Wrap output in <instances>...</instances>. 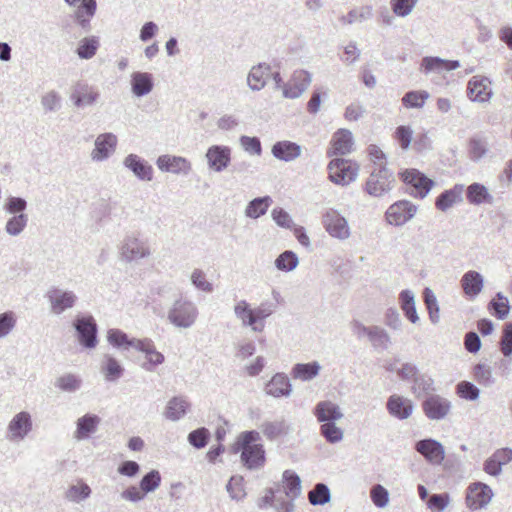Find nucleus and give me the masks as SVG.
<instances>
[{
  "mask_svg": "<svg viewBox=\"0 0 512 512\" xmlns=\"http://www.w3.org/2000/svg\"><path fill=\"white\" fill-rule=\"evenodd\" d=\"M123 166L140 181L150 182L153 179V167L147 160L137 154L130 153L123 159Z\"/></svg>",
  "mask_w": 512,
  "mask_h": 512,
  "instance_id": "nucleus-17",
  "label": "nucleus"
},
{
  "mask_svg": "<svg viewBox=\"0 0 512 512\" xmlns=\"http://www.w3.org/2000/svg\"><path fill=\"white\" fill-rule=\"evenodd\" d=\"M61 96L58 92L51 90L41 98V105L46 112H54L61 108Z\"/></svg>",
  "mask_w": 512,
  "mask_h": 512,
  "instance_id": "nucleus-64",
  "label": "nucleus"
},
{
  "mask_svg": "<svg viewBox=\"0 0 512 512\" xmlns=\"http://www.w3.org/2000/svg\"><path fill=\"white\" fill-rule=\"evenodd\" d=\"M415 450L433 465L441 464L445 458L443 445L431 438L416 442Z\"/></svg>",
  "mask_w": 512,
  "mask_h": 512,
  "instance_id": "nucleus-18",
  "label": "nucleus"
},
{
  "mask_svg": "<svg viewBox=\"0 0 512 512\" xmlns=\"http://www.w3.org/2000/svg\"><path fill=\"white\" fill-rule=\"evenodd\" d=\"M83 380L79 375L65 373L56 378L54 386L62 392L75 393L82 387Z\"/></svg>",
  "mask_w": 512,
  "mask_h": 512,
  "instance_id": "nucleus-37",
  "label": "nucleus"
},
{
  "mask_svg": "<svg viewBox=\"0 0 512 512\" xmlns=\"http://www.w3.org/2000/svg\"><path fill=\"white\" fill-rule=\"evenodd\" d=\"M160 483L161 475L159 471L152 470L143 476L140 481V488L144 494H146L155 491L159 487Z\"/></svg>",
  "mask_w": 512,
  "mask_h": 512,
  "instance_id": "nucleus-59",
  "label": "nucleus"
},
{
  "mask_svg": "<svg viewBox=\"0 0 512 512\" xmlns=\"http://www.w3.org/2000/svg\"><path fill=\"white\" fill-rule=\"evenodd\" d=\"M422 406L425 415L431 420L444 419L451 409L450 401L439 395H430Z\"/></svg>",
  "mask_w": 512,
  "mask_h": 512,
  "instance_id": "nucleus-20",
  "label": "nucleus"
},
{
  "mask_svg": "<svg viewBox=\"0 0 512 512\" xmlns=\"http://www.w3.org/2000/svg\"><path fill=\"white\" fill-rule=\"evenodd\" d=\"M271 153L280 161L292 162L301 156L302 147L295 142L282 140L273 144Z\"/></svg>",
  "mask_w": 512,
  "mask_h": 512,
  "instance_id": "nucleus-22",
  "label": "nucleus"
},
{
  "mask_svg": "<svg viewBox=\"0 0 512 512\" xmlns=\"http://www.w3.org/2000/svg\"><path fill=\"white\" fill-rule=\"evenodd\" d=\"M402 181L409 186L410 195L423 199L434 185L433 180L417 169H406L400 173Z\"/></svg>",
  "mask_w": 512,
  "mask_h": 512,
  "instance_id": "nucleus-10",
  "label": "nucleus"
},
{
  "mask_svg": "<svg viewBox=\"0 0 512 512\" xmlns=\"http://www.w3.org/2000/svg\"><path fill=\"white\" fill-rule=\"evenodd\" d=\"M274 308V305L269 302H262L257 307H252L245 299H240L235 302L233 312L242 327L261 333L265 329L266 319L274 313Z\"/></svg>",
  "mask_w": 512,
  "mask_h": 512,
  "instance_id": "nucleus-1",
  "label": "nucleus"
},
{
  "mask_svg": "<svg viewBox=\"0 0 512 512\" xmlns=\"http://www.w3.org/2000/svg\"><path fill=\"white\" fill-rule=\"evenodd\" d=\"M465 503L471 511L480 509V482H473L468 486Z\"/></svg>",
  "mask_w": 512,
  "mask_h": 512,
  "instance_id": "nucleus-57",
  "label": "nucleus"
},
{
  "mask_svg": "<svg viewBox=\"0 0 512 512\" xmlns=\"http://www.w3.org/2000/svg\"><path fill=\"white\" fill-rule=\"evenodd\" d=\"M98 98L99 93L84 83H78L71 95V99L77 107L93 105Z\"/></svg>",
  "mask_w": 512,
  "mask_h": 512,
  "instance_id": "nucleus-30",
  "label": "nucleus"
},
{
  "mask_svg": "<svg viewBox=\"0 0 512 512\" xmlns=\"http://www.w3.org/2000/svg\"><path fill=\"white\" fill-rule=\"evenodd\" d=\"M209 438L210 432L205 427L191 431L187 437L189 444L196 449L204 448L207 445Z\"/></svg>",
  "mask_w": 512,
  "mask_h": 512,
  "instance_id": "nucleus-58",
  "label": "nucleus"
},
{
  "mask_svg": "<svg viewBox=\"0 0 512 512\" xmlns=\"http://www.w3.org/2000/svg\"><path fill=\"white\" fill-rule=\"evenodd\" d=\"M91 495V488L88 484L79 481L75 485H71L65 492V498L74 503H80L88 499Z\"/></svg>",
  "mask_w": 512,
  "mask_h": 512,
  "instance_id": "nucleus-46",
  "label": "nucleus"
},
{
  "mask_svg": "<svg viewBox=\"0 0 512 512\" xmlns=\"http://www.w3.org/2000/svg\"><path fill=\"white\" fill-rule=\"evenodd\" d=\"M146 355V362L142 365V367L146 371H153L154 368L165 361L164 355L157 351L153 341L149 344V347L143 352Z\"/></svg>",
  "mask_w": 512,
  "mask_h": 512,
  "instance_id": "nucleus-53",
  "label": "nucleus"
},
{
  "mask_svg": "<svg viewBox=\"0 0 512 512\" xmlns=\"http://www.w3.org/2000/svg\"><path fill=\"white\" fill-rule=\"evenodd\" d=\"M33 430L32 416L28 411H20L16 413L8 422L5 438L11 443H19Z\"/></svg>",
  "mask_w": 512,
  "mask_h": 512,
  "instance_id": "nucleus-8",
  "label": "nucleus"
},
{
  "mask_svg": "<svg viewBox=\"0 0 512 512\" xmlns=\"http://www.w3.org/2000/svg\"><path fill=\"white\" fill-rule=\"evenodd\" d=\"M456 393L465 400H476L479 397L480 390L469 381H461L456 386Z\"/></svg>",
  "mask_w": 512,
  "mask_h": 512,
  "instance_id": "nucleus-63",
  "label": "nucleus"
},
{
  "mask_svg": "<svg viewBox=\"0 0 512 512\" xmlns=\"http://www.w3.org/2000/svg\"><path fill=\"white\" fill-rule=\"evenodd\" d=\"M387 410L392 416L403 420L407 419L412 414L413 404L411 400L407 398L392 395L388 398Z\"/></svg>",
  "mask_w": 512,
  "mask_h": 512,
  "instance_id": "nucleus-27",
  "label": "nucleus"
},
{
  "mask_svg": "<svg viewBox=\"0 0 512 512\" xmlns=\"http://www.w3.org/2000/svg\"><path fill=\"white\" fill-rule=\"evenodd\" d=\"M96 10V0H81L80 5L74 12L76 23L85 31H89L91 28L90 21L95 16Z\"/></svg>",
  "mask_w": 512,
  "mask_h": 512,
  "instance_id": "nucleus-28",
  "label": "nucleus"
},
{
  "mask_svg": "<svg viewBox=\"0 0 512 512\" xmlns=\"http://www.w3.org/2000/svg\"><path fill=\"white\" fill-rule=\"evenodd\" d=\"M429 96L424 90L409 91L403 96L402 103L406 108H422Z\"/></svg>",
  "mask_w": 512,
  "mask_h": 512,
  "instance_id": "nucleus-51",
  "label": "nucleus"
},
{
  "mask_svg": "<svg viewBox=\"0 0 512 512\" xmlns=\"http://www.w3.org/2000/svg\"><path fill=\"white\" fill-rule=\"evenodd\" d=\"M489 313L496 318L503 320L510 312L509 300L501 292H498L487 306Z\"/></svg>",
  "mask_w": 512,
  "mask_h": 512,
  "instance_id": "nucleus-40",
  "label": "nucleus"
},
{
  "mask_svg": "<svg viewBox=\"0 0 512 512\" xmlns=\"http://www.w3.org/2000/svg\"><path fill=\"white\" fill-rule=\"evenodd\" d=\"M154 87L153 76L148 72H134L131 75V90L137 97L149 94Z\"/></svg>",
  "mask_w": 512,
  "mask_h": 512,
  "instance_id": "nucleus-29",
  "label": "nucleus"
},
{
  "mask_svg": "<svg viewBox=\"0 0 512 512\" xmlns=\"http://www.w3.org/2000/svg\"><path fill=\"white\" fill-rule=\"evenodd\" d=\"M461 287L468 299H475L480 293V273L477 271L466 272L462 276Z\"/></svg>",
  "mask_w": 512,
  "mask_h": 512,
  "instance_id": "nucleus-38",
  "label": "nucleus"
},
{
  "mask_svg": "<svg viewBox=\"0 0 512 512\" xmlns=\"http://www.w3.org/2000/svg\"><path fill=\"white\" fill-rule=\"evenodd\" d=\"M424 303L429 313L432 323L439 322V306L435 294L430 288H425L423 292Z\"/></svg>",
  "mask_w": 512,
  "mask_h": 512,
  "instance_id": "nucleus-54",
  "label": "nucleus"
},
{
  "mask_svg": "<svg viewBox=\"0 0 512 512\" xmlns=\"http://www.w3.org/2000/svg\"><path fill=\"white\" fill-rule=\"evenodd\" d=\"M199 317L197 305L190 299L180 295L167 310V321L177 329L192 328Z\"/></svg>",
  "mask_w": 512,
  "mask_h": 512,
  "instance_id": "nucleus-3",
  "label": "nucleus"
},
{
  "mask_svg": "<svg viewBox=\"0 0 512 512\" xmlns=\"http://www.w3.org/2000/svg\"><path fill=\"white\" fill-rule=\"evenodd\" d=\"M190 282L199 291L212 293L214 290L213 284L207 280L206 273L202 269H193L190 274Z\"/></svg>",
  "mask_w": 512,
  "mask_h": 512,
  "instance_id": "nucleus-52",
  "label": "nucleus"
},
{
  "mask_svg": "<svg viewBox=\"0 0 512 512\" xmlns=\"http://www.w3.org/2000/svg\"><path fill=\"white\" fill-rule=\"evenodd\" d=\"M118 138L112 132L99 134L94 142V148L90 153L93 162H104L108 160L116 151Z\"/></svg>",
  "mask_w": 512,
  "mask_h": 512,
  "instance_id": "nucleus-13",
  "label": "nucleus"
},
{
  "mask_svg": "<svg viewBox=\"0 0 512 512\" xmlns=\"http://www.w3.org/2000/svg\"><path fill=\"white\" fill-rule=\"evenodd\" d=\"M261 430L268 440H275L276 438L285 435L289 432V425L284 419L275 421H266L261 425Z\"/></svg>",
  "mask_w": 512,
  "mask_h": 512,
  "instance_id": "nucleus-41",
  "label": "nucleus"
},
{
  "mask_svg": "<svg viewBox=\"0 0 512 512\" xmlns=\"http://www.w3.org/2000/svg\"><path fill=\"white\" fill-rule=\"evenodd\" d=\"M329 180L336 185L346 186L355 181L359 167L347 159L335 158L328 164Z\"/></svg>",
  "mask_w": 512,
  "mask_h": 512,
  "instance_id": "nucleus-7",
  "label": "nucleus"
},
{
  "mask_svg": "<svg viewBox=\"0 0 512 512\" xmlns=\"http://www.w3.org/2000/svg\"><path fill=\"white\" fill-rule=\"evenodd\" d=\"M460 67L458 60H445L440 57L426 56L421 61V69L425 74L431 72L443 73Z\"/></svg>",
  "mask_w": 512,
  "mask_h": 512,
  "instance_id": "nucleus-25",
  "label": "nucleus"
},
{
  "mask_svg": "<svg viewBox=\"0 0 512 512\" xmlns=\"http://www.w3.org/2000/svg\"><path fill=\"white\" fill-rule=\"evenodd\" d=\"M124 367L121 363L111 354H104L100 362V372L105 381L116 382L124 374Z\"/></svg>",
  "mask_w": 512,
  "mask_h": 512,
  "instance_id": "nucleus-26",
  "label": "nucleus"
},
{
  "mask_svg": "<svg viewBox=\"0 0 512 512\" xmlns=\"http://www.w3.org/2000/svg\"><path fill=\"white\" fill-rule=\"evenodd\" d=\"M321 365L317 361L309 363H297L291 369V376L301 381H311L318 376Z\"/></svg>",
  "mask_w": 512,
  "mask_h": 512,
  "instance_id": "nucleus-32",
  "label": "nucleus"
},
{
  "mask_svg": "<svg viewBox=\"0 0 512 512\" xmlns=\"http://www.w3.org/2000/svg\"><path fill=\"white\" fill-rule=\"evenodd\" d=\"M101 423V418L92 413H86L76 421V430L73 438L77 441L87 440L96 433Z\"/></svg>",
  "mask_w": 512,
  "mask_h": 512,
  "instance_id": "nucleus-21",
  "label": "nucleus"
},
{
  "mask_svg": "<svg viewBox=\"0 0 512 512\" xmlns=\"http://www.w3.org/2000/svg\"><path fill=\"white\" fill-rule=\"evenodd\" d=\"M312 82V75L306 70H295L290 79L283 86V97L297 99L308 89Z\"/></svg>",
  "mask_w": 512,
  "mask_h": 512,
  "instance_id": "nucleus-14",
  "label": "nucleus"
},
{
  "mask_svg": "<svg viewBox=\"0 0 512 512\" xmlns=\"http://www.w3.org/2000/svg\"><path fill=\"white\" fill-rule=\"evenodd\" d=\"M243 477L232 476L226 485V490L231 499L240 501L245 498L246 492L243 485Z\"/></svg>",
  "mask_w": 512,
  "mask_h": 512,
  "instance_id": "nucleus-55",
  "label": "nucleus"
},
{
  "mask_svg": "<svg viewBox=\"0 0 512 512\" xmlns=\"http://www.w3.org/2000/svg\"><path fill=\"white\" fill-rule=\"evenodd\" d=\"M418 0H390L392 12L398 16L405 18L411 14Z\"/></svg>",
  "mask_w": 512,
  "mask_h": 512,
  "instance_id": "nucleus-56",
  "label": "nucleus"
},
{
  "mask_svg": "<svg viewBox=\"0 0 512 512\" xmlns=\"http://www.w3.org/2000/svg\"><path fill=\"white\" fill-rule=\"evenodd\" d=\"M464 185L456 184L451 189L442 192L436 199L435 206L440 211H447L454 204L462 201Z\"/></svg>",
  "mask_w": 512,
  "mask_h": 512,
  "instance_id": "nucleus-31",
  "label": "nucleus"
},
{
  "mask_svg": "<svg viewBox=\"0 0 512 512\" xmlns=\"http://www.w3.org/2000/svg\"><path fill=\"white\" fill-rule=\"evenodd\" d=\"M282 481L285 484V495L288 498L295 500L301 495V479L297 473L292 470H285L282 475Z\"/></svg>",
  "mask_w": 512,
  "mask_h": 512,
  "instance_id": "nucleus-39",
  "label": "nucleus"
},
{
  "mask_svg": "<svg viewBox=\"0 0 512 512\" xmlns=\"http://www.w3.org/2000/svg\"><path fill=\"white\" fill-rule=\"evenodd\" d=\"M334 154L346 155L352 151L353 135L349 130L340 129L334 133L332 138Z\"/></svg>",
  "mask_w": 512,
  "mask_h": 512,
  "instance_id": "nucleus-34",
  "label": "nucleus"
},
{
  "mask_svg": "<svg viewBox=\"0 0 512 512\" xmlns=\"http://www.w3.org/2000/svg\"><path fill=\"white\" fill-rule=\"evenodd\" d=\"M28 224V215L25 213H21L18 215H12L10 217L6 224H5V232L9 236H19L26 228Z\"/></svg>",
  "mask_w": 512,
  "mask_h": 512,
  "instance_id": "nucleus-47",
  "label": "nucleus"
},
{
  "mask_svg": "<svg viewBox=\"0 0 512 512\" xmlns=\"http://www.w3.org/2000/svg\"><path fill=\"white\" fill-rule=\"evenodd\" d=\"M418 207L408 200H399L391 204L385 212L389 225L400 227L409 222L417 213Z\"/></svg>",
  "mask_w": 512,
  "mask_h": 512,
  "instance_id": "nucleus-11",
  "label": "nucleus"
},
{
  "mask_svg": "<svg viewBox=\"0 0 512 512\" xmlns=\"http://www.w3.org/2000/svg\"><path fill=\"white\" fill-rule=\"evenodd\" d=\"M100 46L99 38L96 36L84 37L80 40L76 54L81 59H91Z\"/></svg>",
  "mask_w": 512,
  "mask_h": 512,
  "instance_id": "nucleus-43",
  "label": "nucleus"
},
{
  "mask_svg": "<svg viewBox=\"0 0 512 512\" xmlns=\"http://www.w3.org/2000/svg\"><path fill=\"white\" fill-rule=\"evenodd\" d=\"M368 339L376 349L386 350L391 344V338L388 332L376 325L372 326V332Z\"/></svg>",
  "mask_w": 512,
  "mask_h": 512,
  "instance_id": "nucleus-49",
  "label": "nucleus"
},
{
  "mask_svg": "<svg viewBox=\"0 0 512 512\" xmlns=\"http://www.w3.org/2000/svg\"><path fill=\"white\" fill-rule=\"evenodd\" d=\"M271 66L267 63H259L251 67L247 75V86L253 92L261 91L267 84V76Z\"/></svg>",
  "mask_w": 512,
  "mask_h": 512,
  "instance_id": "nucleus-24",
  "label": "nucleus"
},
{
  "mask_svg": "<svg viewBox=\"0 0 512 512\" xmlns=\"http://www.w3.org/2000/svg\"><path fill=\"white\" fill-rule=\"evenodd\" d=\"M273 203L270 196L257 197L251 200L245 208V216L251 219H257L266 214Z\"/></svg>",
  "mask_w": 512,
  "mask_h": 512,
  "instance_id": "nucleus-35",
  "label": "nucleus"
},
{
  "mask_svg": "<svg viewBox=\"0 0 512 512\" xmlns=\"http://www.w3.org/2000/svg\"><path fill=\"white\" fill-rule=\"evenodd\" d=\"M313 414L321 424L337 422L344 417L341 407L331 400L319 401L313 408Z\"/></svg>",
  "mask_w": 512,
  "mask_h": 512,
  "instance_id": "nucleus-19",
  "label": "nucleus"
},
{
  "mask_svg": "<svg viewBox=\"0 0 512 512\" xmlns=\"http://www.w3.org/2000/svg\"><path fill=\"white\" fill-rule=\"evenodd\" d=\"M449 503L450 496L448 493L432 494L427 501V507L431 512H443Z\"/></svg>",
  "mask_w": 512,
  "mask_h": 512,
  "instance_id": "nucleus-62",
  "label": "nucleus"
},
{
  "mask_svg": "<svg viewBox=\"0 0 512 512\" xmlns=\"http://www.w3.org/2000/svg\"><path fill=\"white\" fill-rule=\"evenodd\" d=\"M151 255L152 251L148 240L138 232L126 234L119 245V257L125 263L138 262Z\"/></svg>",
  "mask_w": 512,
  "mask_h": 512,
  "instance_id": "nucleus-4",
  "label": "nucleus"
},
{
  "mask_svg": "<svg viewBox=\"0 0 512 512\" xmlns=\"http://www.w3.org/2000/svg\"><path fill=\"white\" fill-rule=\"evenodd\" d=\"M399 302L406 318L414 324L417 323L419 321V316L415 307L414 293L408 289L401 291L399 294Z\"/></svg>",
  "mask_w": 512,
  "mask_h": 512,
  "instance_id": "nucleus-36",
  "label": "nucleus"
},
{
  "mask_svg": "<svg viewBox=\"0 0 512 512\" xmlns=\"http://www.w3.org/2000/svg\"><path fill=\"white\" fill-rule=\"evenodd\" d=\"M308 500L311 505H325L331 500L329 487L324 483H317L308 493Z\"/></svg>",
  "mask_w": 512,
  "mask_h": 512,
  "instance_id": "nucleus-45",
  "label": "nucleus"
},
{
  "mask_svg": "<svg viewBox=\"0 0 512 512\" xmlns=\"http://www.w3.org/2000/svg\"><path fill=\"white\" fill-rule=\"evenodd\" d=\"M242 149L250 155L260 156L262 154V145L258 137L243 135L239 138Z\"/></svg>",
  "mask_w": 512,
  "mask_h": 512,
  "instance_id": "nucleus-61",
  "label": "nucleus"
},
{
  "mask_svg": "<svg viewBox=\"0 0 512 512\" xmlns=\"http://www.w3.org/2000/svg\"><path fill=\"white\" fill-rule=\"evenodd\" d=\"M322 224L332 238L345 241L351 236L347 219L336 209L330 208L323 213Z\"/></svg>",
  "mask_w": 512,
  "mask_h": 512,
  "instance_id": "nucleus-9",
  "label": "nucleus"
},
{
  "mask_svg": "<svg viewBox=\"0 0 512 512\" xmlns=\"http://www.w3.org/2000/svg\"><path fill=\"white\" fill-rule=\"evenodd\" d=\"M298 263L299 260L297 255L290 250L284 251L275 259L276 268L283 272H290L294 270Z\"/></svg>",
  "mask_w": 512,
  "mask_h": 512,
  "instance_id": "nucleus-50",
  "label": "nucleus"
},
{
  "mask_svg": "<svg viewBox=\"0 0 512 512\" xmlns=\"http://www.w3.org/2000/svg\"><path fill=\"white\" fill-rule=\"evenodd\" d=\"M232 149L226 145H212L205 154L210 170L220 173L227 169L231 162Z\"/></svg>",
  "mask_w": 512,
  "mask_h": 512,
  "instance_id": "nucleus-15",
  "label": "nucleus"
},
{
  "mask_svg": "<svg viewBox=\"0 0 512 512\" xmlns=\"http://www.w3.org/2000/svg\"><path fill=\"white\" fill-rule=\"evenodd\" d=\"M189 403L184 397L176 396L171 398L165 408L164 416L171 421H178L185 416Z\"/></svg>",
  "mask_w": 512,
  "mask_h": 512,
  "instance_id": "nucleus-33",
  "label": "nucleus"
},
{
  "mask_svg": "<svg viewBox=\"0 0 512 512\" xmlns=\"http://www.w3.org/2000/svg\"><path fill=\"white\" fill-rule=\"evenodd\" d=\"M411 389L413 394L418 398L432 393L435 390L433 380L425 373H419L415 377Z\"/></svg>",
  "mask_w": 512,
  "mask_h": 512,
  "instance_id": "nucleus-44",
  "label": "nucleus"
},
{
  "mask_svg": "<svg viewBox=\"0 0 512 512\" xmlns=\"http://www.w3.org/2000/svg\"><path fill=\"white\" fill-rule=\"evenodd\" d=\"M44 297L47 300L49 312L54 316H60L72 310L79 301V297L73 290L60 286L49 287Z\"/></svg>",
  "mask_w": 512,
  "mask_h": 512,
  "instance_id": "nucleus-5",
  "label": "nucleus"
},
{
  "mask_svg": "<svg viewBox=\"0 0 512 512\" xmlns=\"http://www.w3.org/2000/svg\"><path fill=\"white\" fill-rule=\"evenodd\" d=\"M265 393L274 398L289 397L292 385L284 373H276L265 386Z\"/></svg>",
  "mask_w": 512,
  "mask_h": 512,
  "instance_id": "nucleus-23",
  "label": "nucleus"
},
{
  "mask_svg": "<svg viewBox=\"0 0 512 512\" xmlns=\"http://www.w3.org/2000/svg\"><path fill=\"white\" fill-rule=\"evenodd\" d=\"M394 182L393 173L386 166L375 167L365 183V191L370 196L382 197L392 190Z\"/></svg>",
  "mask_w": 512,
  "mask_h": 512,
  "instance_id": "nucleus-6",
  "label": "nucleus"
},
{
  "mask_svg": "<svg viewBox=\"0 0 512 512\" xmlns=\"http://www.w3.org/2000/svg\"><path fill=\"white\" fill-rule=\"evenodd\" d=\"M77 338L81 346L86 349H93L97 346V324L91 315L79 316L73 323Z\"/></svg>",
  "mask_w": 512,
  "mask_h": 512,
  "instance_id": "nucleus-12",
  "label": "nucleus"
},
{
  "mask_svg": "<svg viewBox=\"0 0 512 512\" xmlns=\"http://www.w3.org/2000/svg\"><path fill=\"white\" fill-rule=\"evenodd\" d=\"M373 16V8L370 5L361 6L359 8H355L350 10L347 15H343L340 17V22L346 25H351L354 23H361L371 19Z\"/></svg>",
  "mask_w": 512,
  "mask_h": 512,
  "instance_id": "nucleus-42",
  "label": "nucleus"
},
{
  "mask_svg": "<svg viewBox=\"0 0 512 512\" xmlns=\"http://www.w3.org/2000/svg\"><path fill=\"white\" fill-rule=\"evenodd\" d=\"M17 323L16 314L13 311H6L0 314V339L7 337L15 328Z\"/></svg>",
  "mask_w": 512,
  "mask_h": 512,
  "instance_id": "nucleus-60",
  "label": "nucleus"
},
{
  "mask_svg": "<svg viewBox=\"0 0 512 512\" xmlns=\"http://www.w3.org/2000/svg\"><path fill=\"white\" fill-rule=\"evenodd\" d=\"M158 169L165 173L176 175H188L192 170L191 162L182 156L164 154L157 158Z\"/></svg>",
  "mask_w": 512,
  "mask_h": 512,
  "instance_id": "nucleus-16",
  "label": "nucleus"
},
{
  "mask_svg": "<svg viewBox=\"0 0 512 512\" xmlns=\"http://www.w3.org/2000/svg\"><path fill=\"white\" fill-rule=\"evenodd\" d=\"M260 438L259 432L250 430L242 432L235 443L234 451L241 450V461L250 470L260 469L265 463V450L257 443Z\"/></svg>",
  "mask_w": 512,
  "mask_h": 512,
  "instance_id": "nucleus-2",
  "label": "nucleus"
},
{
  "mask_svg": "<svg viewBox=\"0 0 512 512\" xmlns=\"http://www.w3.org/2000/svg\"><path fill=\"white\" fill-rule=\"evenodd\" d=\"M337 422L321 424L320 435L330 444H336L343 440L344 431L337 426Z\"/></svg>",
  "mask_w": 512,
  "mask_h": 512,
  "instance_id": "nucleus-48",
  "label": "nucleus"
}]
</instances>
